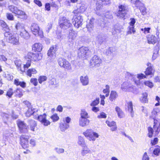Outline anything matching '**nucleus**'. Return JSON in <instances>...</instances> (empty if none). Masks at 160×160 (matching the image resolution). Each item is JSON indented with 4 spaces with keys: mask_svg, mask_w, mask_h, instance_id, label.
Returning <instances> with one entry per match:
<instances>
[{
    "mask_svg": "<svg viewBox=\"0 0 160 160\" xmlns=\"http://www.w3.org/2000/svg\"><path fill=\"white\" fill-rule=\"evenodd\" d=\"M107 117L106 114L104 112H101L100 115L98 116V118H105Z\"/></svg>",
    "mask_w": 160,
    "mask_h": 160,
    "instance_id": "obj_63",
    "label": "nucleus"
},
{
    "mask_svg": "<svg viewBox=\"0 0 160 160\" xmlns=\"http://www.w3.org/2000/svg\"><path fill=\"white\" fill-rule=\"evenodd\" d=\"M118 96V94L116 91H112L110 94L109 99L110 101L112 102L115 101Z\"/></svg>",
    "mask_w": 160,
    "mask_h": 160,
    "instance_id": "obj_30",
    "label": "nucleus"
},
{
    "mask_svg": "<svg viewBox=\"0 0 160 160\" xmlns=\"http://www.w3.org/2000/svg\"><path fill=\"white\" fill-rule=\"evenodd\" d=\"M153 153L156 156H158L160 153V149L159 148L154 149L153 151Z\"/></svg>",
    "mask_w": 160,
    "mask_h": 160,
    "instance_id": "obj_56",
    "label": "nucleus"
},
{
    "mask_svg": "<svg viewBox=\"0 0 160 160\" xmlns=\"http://www.w3.org/2000/svg\"><path fill=\"white\" fill-rule=\"evenodd\" d=\"M80 80L81 83L83 86L88 85L89 83V79L87 75L81 76L80 77Z\"/></svg>",
    "mask_w": 160,
    "mask_h": 160,
    "instance_id": "obj_23",
    "label": "nucleus"
},
{
    "mask_svg": "<svg viewBox=\"0 0 160 160\" xmlns=\"http://www.w3.org/2000/svg\"><path fill=\"white\" fill-rule=\"evenodd\" d=\"M37 73V71L34 68L28 69L27 72V75L29 77L32 76V74H35Z\"/></svg>",
    "mask_w": 160,
    "mask_h": 160,
    "instance_id": "obj_40",
    "label": "nucleus"
},
{
    "mask_svg": "<svg viewBox=\"0 0 160 160\" xmlns=\"http://www.w3.org/2000/svg\"><path fill=\"white\" fill-rule=\"evenodd\" d=\"M47 115L45 113L39 115L37 117L34 116V118H37V119L45 126H47L50 124V122L46 118Z\"/></svg>",
    "mask_w": 160,
    "mask_h": 160,
    "instance_id": "obj_15",
    "label": "nucleus"
},
{
    "mask_svg": "<svg viewBox=\"0 0 160 160\" xmlns=\"http://www.w3.org/2000/svg\"><path fill=\"white\" fill-rule=\"evenodd\" d=\"M99 103V98H97L96 99L93 101L90 104V106H94L97 105Z\"/></svg>",
    "mask_w": 160,
    "mask_h": 160,
    "instance_id": "obj_49",
    "label": "nucleus"
},
{
    "mask_svg": "<svg viewBox=\"0 0 160 160\" xmlns=\"http://www.w3.org/2000/svg\"><path fill=\"white\" fill-rule=\"evenodd\" d=\"M17 124L19 128V130L21 133H25L28 132V126L23 121L18 120Z\"/></svg>",
    "mask_w": 160,
    "mask_h": 160,
    "instance_id": "obj_12",
    "label": "nucleus"
},
{
    "mask_svg": "<svg viewBox=\"0 0 160 160\" xmlns=\"http://www.w3.org/2000/svg\"><path fill=\"white\" fill-rule=\"evenodd\" d=\"M23 30L19 32V34L22 38L27 39L29 37V35L28 32L25 29H23Z\"/></svg>",
    "mask_w": 160,
    "mask_h": 160,
    "instance_id": "obj_35",
    "label": "nucleus"
},
{
    "mask_svg": "<svg viewBox=\"0 0 160 160\" xmlns=\"http://www.w3.org/2000/svg\"><path fill=\"white\" fill-rule=\"evenodd\" d=\"M98 2L100 4L98 3H98H96L97 6L96 8L97 10H100L102 7V4H104L106 5H108L111 3V2L109 0H98Z\"/></svg>",
    "mask_w": 160,
    "mask_h": 160,
    "instance_id": "obj_20",
    "label": "nucleus"
},
{
    "mask_svg": "<svg viewBox=\"0 0 160 160\" xmlns=\"http://www.w3.org/2000/svg\"><path fill=\"white\" fill-rule=\"evenodd\" d=\"M106 122L109 127H112L111 129L112 131H114L117 129V127L116 126L115 122L113 121L109 122L108 121H106Z\"/></svg>",
    "mask_w": 160,
    "mask_h": 160,
    "instance_id": "obj_28",
    "label": "nucleus"
},
{
    "mask_svg": "<svg viewBox=\"0 0 160 160\" xmlns=\"http://www.w3.org/2000/svg\"><path fill=\"white\" fill-rule=\"evenodd\" d=\"M28 123L31 130L34 131L35 128L37 126L36 122L34 120L31 119L28 120Z\"/></svg>",
    "mask_w": 160,
    "mask_h": 160,
    "instance_id": "obj_26",
    "label": "nucleus"
},
{
    "mask_svg": "<svg viewBox=\"0 0 160 160\" xmlns=\"http://www.w3.org/2000/svg\"><path fill=\"white\" fill-rule=\"evenodd\" d=\"M29 141H20V144L23 148H26L29 146Z\"/></svg>",
    "mask_w": 160,
    "mask_h": 160,
    "instance_id": "obj_45",
    "label": "nucleus"
},
{
    "mask_svg": "<svg viewBox=\"0 0 160 160\" xmlns=\"http://www.w3.org/2000/svg\"><path fill=\"white\" fill-rule=\"evenodd\" d=\"M128 111L131 113V115L132 117H133V104L132 102L130 101L127 102Z\"/></svg>",
    "mask_w": 160,
    "mask_h": 160,
    "instance_id": "obj_29",
    "label": "nucleus"
},
{
    "mask_svg": "<svg viewBox=\"0 0 160 160\" xmlns=\"http://www.w3.org/2000/svg\"><path fill=\"white\" fill-rule=\"evenodd\" d=\"M115 109L118 117L120 118H122L124 116V114L121 108L117 106L116 107Z\"/></svg>",
    "mask_w": 160,
    "mask_h": 160,
    "instance_id": "obj_36",
    "label": "nucleus"
},
{
    "mask_svg": "<svg viewBox=\"0 0 160 160\" xmlns=\"http://www.w3.org/2000/svg\"><path fill=\"white\" fill-rule=\"evenodd\" d=\"M59 24L60 27L63 29H66L72 26L69 20L65 17H61L60 19Z\"/></svg>",
    "mask_w": 160,
    "mask_h": 160,
    "instance_id": "obj_10",
    "label": "nucleus"
},
{
    "mask_svg": "<svg viewBox=\"0 0 160 160\" xmlns=\"http://www.w3.org/2000/svg\"><path fill=\"white\" fill-rule=\"evenodd\" d=\"M79 8H78L80 11V12H81V13H82L84 12L86 8L85 5L84 4H81L79 6Z\"/></svg>",
    "mask_w": 160,
    "mask_h": 160,
    "instance_id": "obj_53",
    "label": "nucleus"
},
{
    "mask_svg": "<svg viewBox=\"0 0 160 160\" xmlns=\"http://www.w3.org/2000/svg\"><path fill=\"white\" fill-rule=\"evenodd\" d=\"M91 151L88 148L87 146L84 147L82 148L81 152L82 155L84 156L86 155L88 153H90Z\"/></svg>",
    "mask_w": 160,
    "mask_h": 160,
    "instance_id": "obj_39",
    "label": "nucleus"
},
{
    "mask_svg": "<svg viewBox=\"0 0 160 160\" xmlns=\"http://www.w3.org/2000/svg\"><path fill=\"white\" fill-rule=\"evenodd\" d=\"M137 77L138 79L135 80L134 79H133V81L135 84H136L137 85H139L140 82L139 79H142L145 78H146V76L145 75L141 73L140 74H137Z\"/></svg>",
    "mask_w": 160,
    "mask_h": 160,
    "instance_id": "obj_33",
    "label": "nucleus"
},
{
    "mask_svg": "<svg viewBox=\"0 0 160 160\" xmlns=\"http://www.w3.org/2000/svg\"><path fill=\"white\" fill-rule=\"evenodd\" d=\"M148 67L145 72V73L147 75H151L152 74V66L151 63L148 62L147 64Z\"/></svg>",
    "mask_w": 160,
    "mask_h": 160,
    "instance_id": "obj_22",
    "label": "nucleus"
},
{
    "mask_svg": "<svg viewBox=\"0 0 160 160\" xmlns=\"http://www.w3.org/2000/svg\"><path fill=\"white\" fill-rule=\"evenodd\" d=\"M51 119L52 120L53 122H56L59 119V117L57 114H54L51 117Z\"/></svg>",
    "mask_w": 160,
    "mask_h": 160,
    "instance_id": "obj_50",
    "label": "nucleus"
},
{
    "mask_svg": "<svg viewBox=\"0 0 160 160\" xmlns=\"http://www.w3.org/2000/svg\"><path fill=\"white\" fill-rule=\"evenodd\" d=\"M47 79V77L46 76H42L39 77L38 79L39 82L41 84L43 82L46 81Z\"/></svg>",
    "mask_w": 160,
    "mask_h": 160,
    "instance_id": "obj_52",
    "label": "nucleus"
},
{
    "mask_svg": "<svg viewBox=\"0 0 160 160\" xmlns=\"http://www.w3.org/2000/svg\"><path fill=\"white\" fill-rule=\"evenodd\" d=\"M5 77L8 80H11L13 79V76L11 74L7 73L5 75Z\"/></svg>",
    "mask_w": 160,
    "mask_h": 160,
    "instance_id": "obj_57",
    "label": "nucleus"
},
{
    "mask_svg": "<svg viewBox=\"0 0 160 160\" xmlns=\"http://www.w3.org/2000/svg\"><path fill=\"white\" fill-rule=\"evenodd\" d=\"M77 36V33L72 29H70L68 36V41L70 42L74 40Z\"/></svg>",
    "mask_w": 160,
    "mask_h": 160,
    "instance_id": "obj_18",
    "label": "nucleus"
},
{
    "mask_svg": "<svg viewBox=\"0 0 160 160\" xmlns=\"http://www.w3.org/2000/svg\"><path fill=\"white\" fill-rule=\"evenodd\" d=\"M6 16L8 19L9 20L12 21L14 19L13 15L11 13H7Z\"/></svg>",
    "mask_w": 160,
    "mask_h": 160,
    "instance_id": "obj_59",
    "label": "nucleus"
},
{
    "mask_svg": "<svg viewBox=\"0 0 160 160\" xmlns=\"http://www.w3.org/2000/svg\"><path fill=\"white\" fill-rule=\"evenodd\" d=\"M134 87L128 82H124L121 85V88L122 90L125 91H133Z\"/></svg>",
    "mask_w": 160,
    "mask_h": 160,
    "instance_id": "obj_16",
    "label": "nucleus"
},
{
    "mask_svg": "<svg viewBox=\"0 0 160 160\" xmlns=\"http://www.w3.org/2000/svg\"><path fill=\"white\" fill-rule=\"evenodd\" d=\"M58 65L61 67L64 68L66 70L68 71L72 70L71 64L68 61L63 58H59L58 60Z\"/></svg>",
    "mask_w": 160,
    "mask_h": 160,
    "instance_id": "obj_4",
    "label": "nucleus"
},
{
    "mask_svg": "<svg viewBox=\"0 0 160 160\" xmlns=\"http://www.w3.org/2000/svg\"><path fill=\"white\" fill-rule=\"evenodd\" d=\"M147 40L148 43L152 44H154L157 42L159 41V40L157 39L156 37L153 35H148L147 37Z\"/></svg>",
    "mask_w": 160,
    "mask_h": 160,
    "instance_id": "obj_19",
    "label": "nucleus"
},
{
    "mask_svg": "<svg viewBox=\"0 0 160 160\" xmlns=\"http://www.w3.org/2000/svg\"><path fill=\"white\" fill-rule=\"evenodd\" d=\"M83 134L89 140H95L96 138L98 137V134L93 132L91 129H88L86 132H83Z\"/></svg>",
    "mask_w": 160,
    "mask_h": 160,
    "instance_id": "obj_11",
    "label": "nucleus"
},
{
    "mask_svg": "<svg viewBox=\"0 0 160 160\" xmlns=\"http://www.w3.org/2000/svg\"><path fill=\"white\" fill-rule=\"evenodd\" d=\"M26 59H28L31 61L37 62L42 59V56L41 53L29 52L26 56Z\"/></svg>",
    "mask_w": 160,
    "mask_h": 160,
    "instance_id": "obj_9",
    "label": "nucleus"
},
{
    "mask_svg": "<svg viewBox=\"0 0 160 160\" xmlns=\"http://www.w3.org/2000/svg\"><path fill=\"white\" fill-rule=\"evenodd\" d=\"M102 60L100 57L97 55H94L90 61L91 65L92 67H98L102 64Z\"/></svg>",
    "mask_w": 160,
    "mask_h": 160,
    "instance_id": "obj_14",
    "label": "nucleus"
},
{
    "mask_svg": "<svg viewBox=\"0 0 160 160\" xmlns=\"http://www.w3.org/2000/svg\"><path fill=\"white\" fill-rule=\"evenodd\" d=\"M31 28L32 33L35 35L39 36L41 38L43 37V32L42 30H40L38 24L35 23H32Z\"/></svg>",
    "mask_w": 160,
    "mask_h": 160,
    "instance_id": "obj_5",
    "label": "nucleus"
},
{
    "mask_svg": "<svg viewBox=\"0 0 160 160\" xmlns=\"http://www.w3.org/2000/svg\"><path fill=\"white\" fill-rule=\"evenodd\" d=\"M135 32L134 27L129 26L128 28V31L127 33V34H131L132 33L134 34Z\"/></svg>",
    "mask_w": 160,
    "mask_h": 160,
    "instance_id": "obj_43",
    "label": "nucleus"
},
{
    "mask_svg": "<svg viewBox=\"0 0 160 160\" xmlns=\"http://www.w3.org/2000/svg\"><path fill=\"white\" fill-rule=\"evenodd\" d=\"M14 63L18 70L21 72V73H22L24 72V70L21 68L22 61L20 60H17L15 61Z\"/></svg>",
    "mask_w": 160,
    "mask_h": 160,
    "instance_id": "obj_34",
    "label": "nucleus"
},
{
    "mask_svg": "<svg viewBox=\"0 0 160 160\" xmlns=\"http://www.w3.org/2000/svg\"><path fill=\"white\" fill-rule=\"evenodd\" d=\"M94 21V19L92 18L90 20L89 22L87 24V28L88 30L90 32H92L93 30Z\"/></svg>",
    "mask_w": 160,
    "mask_h": 160,
    "instance_id": "obj_24",
    "label": "nucleus"
},
{
    "mask_svg": "<svg viewBox=\"0 0 160 160\" xmlns=\"http://www.w3.org/2000/svg\"><path fill=\"white\" fill-rule=\"evenodd\" d=\"M81 118H89L88 112L84 109L82 110L81 112Z\"/></svg>",
    "mask_w": 160,
    "mask_h": 160,
    "instance_id": "obj_41",
    "label": "nucleus"
},
{
    "mask_svg": "<svg viewBox=\"0 0 160 160\" xmlns=\"http://www.w3.org/2000/svg\"><path fill=\"white\" fill-rule=\"evenodd\" d=\"M13 93L14 91H13L12 89V88H10L8 90L6 96L9 98H11L12 97Z\"/></svg>",
    "mask_w": 160,
    "mask_h": 160,
    "instance_id": "obj_46",
    "label": "nucleus"
},
{
    "mask_svg": "<svg viewBox=\"0 0 160 160\" xmlns=\"http://www.w3.org/2000/svg\"><path fill=\"white\" fill-rule=\"evenodd\" d=\"M4 36L6 41L10 43L15 45H18L19 43V38L12 35L9 32H7L4 33Z\"/></svg>",
    "mask_w": 160,
    "mask_h": 160,
    "instance_id": "obj_2",
    "label": "nucleus"
},
{
    "mask_svg": "<svg viewBox=\"0 0 160 160\" xmlns=\"http://www.w3.org/2000/svg\"><path fill=\"white\" fill-rule=\"evenodd\" d=\"M23 103L26 105L27 108V111L25 113V116L29 117L34 113L35 109L32 107L31 104L29 102L24 101Z\"/></svg>",
    "mask_w": 160,
    "mask_h": 160,
    "instance_id": "obj_13",
    "label": "nucleus"
},
{
    "mask_svg": "<svg viewBox=\"0 0 160 160\" xmlns=\"http://www.w3.org/2000/svg\"><path fill=\"white\" fill-rule=\"evenodd\" d=\"M15 28L17 30V32L19 33V32L24 29V25L20 22H18L16 24Z\"/></svg>",
    "mask_w": 160,
    "mask_h": 160,
    "instance_id": "obj_27",
    "label": "nucleus"
},
{
    "mask_svg": "<svg viewBox=\"0 0 160 160\" xmlns=\"http://www.w3.org/2000/svg\"><path fill=\"white\" fill-rule=\"evenodd\" d=\"M0 23L1 24L3 28H5L7 29L6 32H8L9 29L8 28V27L6 24V23L2 20L0 21Z\"/></svg>",
    "mask_w": 160,
    "mask_h": 160,
    "instance_id": "obj_54",
    "label": "nucleus"
},
{
    "mask_svg": "<svg viewBox=\"0 0 160 160\" xmlns=\"http://www.w3.org/2000/svg\"><path fill=\"white\" fill-rule=\"evenodd\" d=\"M57 50L56 45L52 46L48 51L47 53L48 56L52 58H55L56 57L55 53Z\"/></svg>",
    "mask_w": 160,
    "mask_h": 160,
    "instance_id": "obj_17",
    "label": "nucleus"
},
{
    "mask_svg": "<svg viewBox=\"0 0 160 160\" xmlns=\"http://www.w3.org/2000/svg\"><path fill=\"white\" fill-rule=\"evenodd\" d=\"M131 3L135 5V6L139 8L142 6H143V3L139 0H131Z\"/></svg>",
    "mask_w": 160,
    "mask_h": 160,
    "instance_id": "obj_38",
    "label": "nucleus"
},
{
    "mask_svg": "<svg viewBox=\"0 0 160 160\" xmlns=\"http://www.w3.org/2000/svg\"><path fill=\"white\" fill-rule=\"evenodd\" d=\"M31 64V61L30 60H28L27 62H26L25 64H24L23 66V69H22L23 70H24V72L26 69H27L29 68Z\"/></svg>",
    "mask_w": 160,
    "mask_h": 160,
    "instance_id": "obj_55",
    "label": "nucleus"
},
{
    "mask_svg": "<svg viewBox=\"0 0 160 160\" xmlns=\"http://www.w3.org/2000/svg\"><path fill=\"white\" fill-rule=\"evenodd\" d=\"M71 120V118L69 117H67L63 118L62 122L69 124Z\"/></svg>",
    "mask_w": 160,
    "mask_h": 160,
    "instance_id": "obj_61",
    "label": "nucleus"
},
{
    "mask_svg": "<svg viewBox=\"0 0 160 160\" xmlns=\"http://www.w3.org/2000/svg\"><path fill=\"white\" fill-rule=\"evenodd\" d=\"M130 22H129V26H134L135 23L136 22V20L134 18H131L130 19Z\"/></svg>",
    "mask_w": 160,
    "mask_h": 160,
    "instance_id": "obj_62",
    "label": "nucleus"
},
{
    "mask_svg": "<svg viewBox=\"0 0 160 160\" xmlns=\"http://www.w3.org/2000/svg\"><path fill=\"white\" fill-rule=\"evenodd\" d=\"M89 123V120L87 118L79 119V125L82 127L88 125Z\"/></svg>",
    "mask_w": 160,
    "mask_h": 160,
    "instance_id": "obj_31",
    "label": "nucleus"
},
{
    "mask_svg": "<svg viewBox=\"0 0 160 160\" xmlns=\"http://www.w3.org/2000/svg\"><path fill=\"white\" fill-rule=\"evenodd\" d=\"M14 83L17 86L20 85L22 88H24L26 86V83L24 82H19L18 79H15L14 81Z\"/></svg>",
    "mask_w": 160,
    "mask_h": 160,
    "instance_id": "obj_42",
    "label": "nucleus"
},
{
    "mask_svg": "<svg viewBox=\"0 0 160 160\" xmlns=\"http://www.w3.org/2000/svg\"><path fill=\"white\" fill-rule=\"evenodd\" d=\"M89 50L88 47H82L80 48L78 51V56L79 58L85 59L90 55Z\"/></svg>",
    "mask_w": 160,
    "mask_h": 160,
    "instance_id": "obj_3",
    "label": "nucleus"
},
{
    "mask_svg": "<svg viewBox=\"0 0 160 160\" xmlns=\"http://www.w3.org/2000/svg\"><path fill=\"white\" fill-rule=\"evenodd\" d=\"M148 94L144 92L142 94V97L140 98V101L142 103H147L148 99L147 98Z\"/></svg>",
    "mask_w": 160,
    "mask_h": 160,
    "instance_id": "obj_37",
    "label": "nucleus"
},
{
    "mask_svg": "<svg viewBox=\"0 0 160 160\" xmlns=\"http://www.w3.org/2000/svg\"><path fill=\"white\" fill-rule=\"evenodd\" d=\"M115 49L113 47H110L108 49H107L104 51V53L107 56L113 57V52H115Z\"/></svg>",
    "mask_w": 160,
    "mask_h": 160,
    "instance_id": "obj_25",
    "label": "nucleus"
},
{
    "mask_svg": "<svg viewBox=\"0 0 160 160\" xmlns=\"http://www.w3.org/2000/svg\"><path fill=\"white\" fill-rule=\"evenodd\" d=\"M8 9L12 13L18 15V18L23 19H26L27 18V16L24 12L18 9L17 7L14 5L9 6Z\"/></svg>",
    "mask_w": 160,
    "mask_h": 160,
    "instance_id": "obj_1",
    "label": "nucleus"
},
{
    "mask_svg": "<svg viewBox=\"0 0 160 160\" xmlns=\"http://www.w3.org/2000/svg\"><path fill=\"white\" fill-rule=\"evenodd\" d=\"M52 24L51 23H48L47 25L46 31L47 33H48L49 32L50 30L52 28Z\"/></svg>",
    "mask_w": 160,
    "mask_h": 160,
    "instance_id": "obj_60",
    "label": "nucleus"
},
{
    "mask_svg": "<svg viewBox=\"0 0 160 160\" xmlns=\"http://www.w3.org/2000/svg\"><path fill=\"white\" fill-rule=\"evenodd\" d=\"M142 160H149V158L146 152H145L144 153L142 158Z\"/></svg>",
    "mask_w": 160,
    "mask_h": 160,
    "instance_id": "obj_64",
    "label": "nucleus"
},
{
    "mask_svg": "<svg viewBox=\"0 0 160 160\" xmlns=\"http://www.w3.org/2000/svg\"><path fill=\"white\" fill-rule=\"evenodd\" d=\"M104 16L107 18L108 19H111L112 18L113 16L112 15V13L110 12H107L105 13Z\"/></svg>",
    "mask_w": 160,
    "mask_h": 160,
    "instance_id": "obj_51",
    "label": "nucleus"
},
{
    "mask_svg": "<svg viewBox=\"0 0 160 160\" xmlns=\"http://www.w3.org/2000/svg\"><path fill=\"white\" fill-rule=\"evenodd\" d=\"M144 84L146 86H148L150 88H152L153 87V83L148 81L144 82Z\"/></svg>",
    "mask_w": 160,
    "mask_h": 160,
    "instance_id": "obj_58",
    "label": "nucleus"
},
{
    "mask_svg": "<svg viewBox=\"0 0 160 160\" xmlns=\"http://www.w3.org/2000/svg\"><path fill=\"white\" fill-rule=\"evenodd\" d=\"M139 10L142 13V15H144L146 14V8L144 6V5L143 4V6H142L139 8Z\"/></svg>",
    "mask_w": 160,
    "mask_h": 160,
    "instance_id": "obj_48",
    "label": "nucleus"
},
{
    "mask_svg": "<svg viewBox=\"0 0 160 160\" xmlns=\"http://www.w3.org/2000/svg\"><path fill=\"white\" fill-rule=\"evenodd\" d=\"M118 8L119 10L116 13L117 16L119 18L124 19V18L128 12L127 8L124 5H121L119 6Z\"/></svg>",
    "mask_w": 160,
    "mask_h": 160,
    "instance_id": "obj_7",
    "label": "nucleus"
},
{
    "mask_svg": "<svg viewBox=\"0 0 160 160\" xmlns=\"http://www.w3.org/2000/svg\"><path fill=\"white\" fill-rule=\"evenodd\" d=\"M104 39L101 35H98L96 38V42L101 44L104 41Z\"/></svg>",
    "mask_w": 160,
    "mask_h": 160,
    "instance_id": "obj_44",
    "label": "nucleus"
},
{
    "mask_svg": "<svg viewBox=\"0 0 160 160\" xmlns=\"http://www.w3.org/2000/svg\"><path fill=\"white\" fill-rule=\"evenodd\" d=\"M14 92L15 93L16 95L19 98L21 97L22 95V92L19 89H17L15 91H14Z\"/></svg>",
    "mask_w": 160,
    "mask_h": 160,
    "instance_id": "obj_47",
    "label": "nucleus"
},
{
    "mask_svg": "<svg viewBox=\"0 0 160 160\" xmlns=\"http://www.w3.org/2000/svg\"><path fill=\"white\" fill-rule=\"evenodd\" d=\"M69 124L63 122L60 123V129L62 132H64L69 127Z\"/></svg>",
    "mask_w": 160,
    "mask_h": 160,
    "instance_id": "obj_32",
    "label": "nucleus"
},
{
    "mask_svg": "<svg viewBox=\"0 0 160 160\" xmlns=\"http://www.w3.org/2000/svg\"><path fill=\"white\" fill-rule=\"evenodd\" d=\"M154 124L153 126V128L151 127H148V136L150 138L152 137L153 134V132H154L155 135H158L160 130L159 126L158 124L156 123L155 120L154 119Z\"/></svg>",
    "mask_w": 160,
    "mask_h": 160,
    "instance_id": "obj_6",
    "label": "nucleus"
},
{
    "mask_svg": "<svg viewBox=\"0 0 160 160\" xmlns=\"http://www.w3.org/2000/svg\"><path fill=\"white\" fill-rule=\"evenodd\" d=\"M42 46L40 43H35L32 46V50L35 52H40L42 50Z\"/></svg>",
    "mask_w": 160,
    "mask_h": 160,
    "instance_id": "obj_21",
    "label": "nucleus"
},
{
    "mask_svg": "<svg viewBox=\"0 0 160 160\" xmlns=\"http://www.w3.org/2000/svg\"><path fill=\"white\" fill-rule=\"evenodd\" d=\"M83 21L82 17L80 15L77 14L73 16L72 22L74 27L78 28L82 25Z\"/></svg>",
    "mask_w": 160,
    "mask_h": 160,
    "instance_id": "obj_8",
    "label": "nucleus"
}]
</instances>
